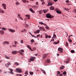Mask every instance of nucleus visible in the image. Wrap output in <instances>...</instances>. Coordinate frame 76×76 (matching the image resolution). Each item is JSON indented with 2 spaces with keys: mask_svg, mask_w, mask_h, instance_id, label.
I'll return each instance as SVG.
<instances>
[{
  "mask_svg": "<svg viewBox=\"0 0 76 76\" xmlns=\"http://www.w3.org/2000/svg\"><path fill=\"white\" fill-rule=\"evenodd\" d=\"M46 17H47V18H54L53 16L51 15V14L49 13L46 14Z\"/></svg>",
  "mask_w": 76,
  "mask_h": 76,
  "instance_id": "1",
  "label": "nucleus"
},
{
  "mask_svg": "<svg viewBox=\"0 0 76 76\" xmlns=\"http://www.w3.org/2000/svg\"><path fill=\"white\" fill-rule=\"evenodd\" d=\"M63 48H59L58 49V50L59 51V53H63Z\"/></svg>",
  "mask_w": 76,
  "mask_h": 76,
  "instance_id": "2",
  "label": "nucleus"
},
{
  "mask_svg": "<svg viewBox=\"0 0 76 76\" xmlns=\"http://www.w3.org/2000/svg\"><path fill=\"white\" fill-rule=\"evenodd\" d=\"M2 5L4 9H6V5L5 4H2Z\"/></svg>",
  "mask_w": 76,
  "mask_h": 76,
  "instance_id": "3",
  "label": "nucleus"
},
{
  "mask_svg": "<svg viewBox=\"0 0 76 76\" xmlns=\"http://www.w3.org/2000/svg\"><path fill=\"white\" fill-rule=\"evenodd\" d=\"M8 30L10 31V32H15V31L13 30L12 29H8Z\"/></svg>",
  "mask_w": 76,
  "mask_h": 76,
  "instance_id": "4",
  "label": "nucleus"
},
{
  "mask_svg": "<svg viewBox=\"0 0 76 76\" xmlns=\"http://www.w3.org/2000/svg\"><path fill=\"white\" fill-rule=\"evenodd\" d=\"M16 70L17 71V72H18V73H20V72H21L22 71H21V69H16Z\"/></svg>",
  "mask_w": 76,
  "mask_h": 76,
  "instance_id": "5",
  "label": "nucleus"
},
{
  "mask_svg": "<svg viewBox=\"0 0 76 76\" xmlns=\"http://www.w3.org/2000/svg\"><path fill=\"white\" fill-rule=\"evenodd\" d=\"M3 44H9V42L7 41H5L3 42Z\"/></svg>",
  "mask_w": 76,
  "mask_h": 76,
  "instance_id": "6",
  "label": "nucleus"
},
{
  "mask_svg": "<svg viewBox=\"0 0 76 76\" xmlns=\"http://www.w3.org/2000/svg\"><path fill=\"white\" fill-rule=\"evenodd\" d=\"M48 55L47 54H45L44 55H43V59H44L46 57H47Z\"/></svg>",
  "mask_w": 76,
  "mask_h": 76,
  "instance_id": "7",
  "label": "nucleus"
},
{
  "mask_svg": "<svg viewBox=\"0 0 76 76\" xmlns=\"http://www.w3.org/2000/svg\"><path fill=\"white\" fill-rule=\"evenodd\" d=\"M10 64H11L10 62H8L7 63V64H5V66H6V67H9V65H10Z\"/></svg>",
  "mask_w": 76,
  "mask_h": 76,
  "instance_id": "8",
  "label": "nucleus"
},
{
  "mask_svg": "<svg viewBox=\"0 0 76 76\" xmlns=\"http://www.w3.org/2000/svg\"><path fill=\"white\" fill-rule=\"evenodd\" d=\"M12 54H16L18 53V51H14L12 52Z\"/></svg>",
  "mask_w": 76,
  "mask_h": 76,
  "instance_id": "9",
  "label": "nucleus"
},
{
  "mask_svg": "<svg viewBox=\"0 0 76 76\" xmlns=\"http://www.w3.org/2000/svg\"><path fill=\"white\" fill-rule=\"evenodd\" d=\"M23 25L24 26H25V28H28V25L27 24H24Z\"/></svg>",
  "mask_w": 76,
  "mask_h": 76,
  "instance_id": "10",
  "label": "nucleus"
},
{
  "mask_svg": "<svg viewBox=\"0 0 76 76\" xmlns=\"http://www.w3.org/2000/svg\"><path fill=\"white\" fill-rule=\"evenodd\" d=\"M35 58L34 57H31V58L30 59V60H31V61H34V60H35Z\"/></svg>",
  "mask_w": 76,
  "mask_h": 76,
  "instance_id": "11",
  "label": "nucleus"
},
{
  "mask_svg": "<svg viewBox=\"0 0 76 76\" xmlns=\"http://www.w3.org/2000/svg\"><path fill=\"white\" fill-rule=\"evenodd\" d=\"M50 10H54V7L53 6H51L50 8Z\"/></svg>",
  "mask_w": 76,
  "mask_h": 76,
  "instance_id": "12",
  "label": "nucleus"
},
{
  "mask_svg": "<svg viewBox=\"0 0 76 76\" xmlns=\"http://www.w3.org/2000/svg\"><path fill=\"white\" fill-rule=\"evenodd\" d=\"M0 12L1 13H4V11H3L0 8Z\"/></svg>",
  "mask_w": 76,
  "mask_h": 76,
  "instance_id": "13",
  "label": "nucleus"
},
{
  "mask_svg": "<svg viewBox=\"0 0 76 76\" xmlns=\"http://www.w3.org/2000/svg\"><path fill=\"white\" fill-rule=\"evenodd\" d=\"M56 12L58 14H61V12L60 11L58 10H57Z\"/></svg>",
  "mask_w": 76,
  "mask_h": 76,
  "instance_id": "14",
  "label": "nucleus"
},
{
  "mask_svg": "<svg viewBox=\"0 0 76 76\" xmlns=\"http://www.w3.org/2000/svg\"><path fill=\"white\" fill-rule=\"evenodd\" d=\"M29 10L31 12H32V13H35V12L34 11V10H33V9H32L30 8Z\"/></svg>",
  "mask_w": 76,
  "mask_h": 76,
  "instance_id": "15",
  "label": "nucleus"
},
{
  "mask_svg": "<svg viewBox=\"0 0 76 76\" xmlns=\"http://www.w3.org/2000/svg\"><path fill=\"white\" fill-rule=\"evenodd\" d=\"M43 12H44L45 13H47V12H48V10H43Z\"/></svg>",
  "mask_w": 76,
  "mask_h": 76,
  "instance_id": "16",
  "label": "nucleus"
},
{
  "mask_svg": "<svg viewBox=\"0 0 76 76\" xmlns=\"http://www.w3.org/2000/svg\"><path fill=\"white\" fill-rule=\"evenodd\" d=\"M48 5L47 6H51L53 5V3H51V2H48Z\"/></svg>",
  "mask_w": 76,
  "mask_h": 76,
  "instance_id": "17",
  "label": "nucleus"
},
{
  "mask_svg": "<svg viewBox=\"0 0 76 76\" xmlns=\"http://www.w3.org/2000/svg\"><path fill=\"white\" fill-rule=\"evenodd\" d=\"M0 34H4V31L3 30L0 31Z\"/></svg>",
  "mask_w": 76,
  "mask_h": 76,
  "instance_id": "18",
  "label": "nucleus"
},
{
  "mask_svg": "<svg viewBox=\"0 0 76 76\" xmlns=\"http://www.w3.org/2000/svg\"><path fill=\"white\" fill-rule=\"evenodd\" d=\"M27 31L26 29H24L23 30L21 31V32H26Z\"/></svg>",
  "mask_w": 76,
  "mask_h": 76,
  "instance_id": "19",
  "label": "nucleus"
},
{
  "mask_svg": "<svg viewBox=\"0 0 76 76\" xmlns=\"http://www.w3.org/2000/svg\"><path fill=\"white\" fill-rule=\"evenodd\" d=\"M69 60H67L66 61H64V62L66 64H67V63H69Z\"/></svg>",
  "mask_w": 76,
  "mask_h": 76,
  "instance_id": "20",
  "label": "nucleus"
},
{
  "mask_svg": "<svg viewBox=\"0 0 76 76\" xmlns=\"http://www.w3.org/2000/svg\"><path fill=\"white\" fill-rule=\"evenodd\" d=\"M47 63H51V61H50V59H48L47 60Z\"/></svg>",
  "mask_w": 76,
  "mask_h": 76,
  "instance_id": "21",
  "label": "nucleus"
},
{
  "mask_svg": "<svg viewBox=\"0 0 76 76\" xmlns=\"http://www.w3.org/2000/svg\"><path fill=\"white\" fill-rule=\"evenodd\" d=\"M40 0L42 2V4L43 5L45 4V2H44V0Z\"/></svg>",
  "mask_w": 76,
  "mask_h": 76,
  "instance_id": "22",
  "label": "nucleus"
},
{
  "mask_svg": "<svg viewBox=\"0 0 76 76\" xmlns=\"http://www.w3.org/2000/svg\"><path fill=\"white\" fill-rule=\"evenodd\" d=\"M41 71L42 72H43V73H44V74H45V75L46 74V72H45V71H44V70L42 69L41 70Z\"/></svg>",
  "mask_w": 76,
  "mask_h": 76,
  "instance_id": "23",
  "label": "nucleus"
},
{
  "mask_svg": "<svg viewBox=\"0 0 76 76\" xmlns=\"http://www.w3.org/2000/svg\"><path fill=\"white\" fill-rule=\"evenodd\" d=\"M64 67V66H62V67H60V70H61L62 69H63Z\"/></svg>",
  "mask_w": 76,
  "mask_h": 76,
  "instance_id": "24",
  "label": "nucleus"
},
{
  "mask_svg": "<svg viewBox=\"0 0 76 76\" xmlns=\"http://www.w3.org/2000/svg\"><path fill=\"white\" fill-rule=\"evenodd\" d=\"M40 31H42V29H40V30H37L36 31V32L37 33H39V32H40Z\"/></svg>",
  "mask_w": 76,
  "mask_h": 76,
  "instance_id": "25",
  "label": "nucleus"
},
{
  "mask_svg": "<svg viewBox=\"0 0 76 76\" xmlns=\"http://www.w3.org/2000/svg\"><path fill=\"white\" fill-rule=\"evenodd\" d=\"M5 56V58H6L7 59H10V57H8L7 56Z\"/></svg>",
  "mask_w": 76,
  "mask_h": 76,
  "instance_id": "26",
  "label": "nucleus"
},
{
  "mask_svg": "<svg viewBox=\"0 0 76 76\" xmlns=\"http://www.w3.org/2000/svg\"><path fill=\"white\" fill-rule=\"evenodd\" d=\"M15 4L16 5H19L20 4L18 2H17L15 3Z\"/></svg>",
  "mask_w": 76,
  "mask_h": 76,
  "instance_id": "27",
  "label": "nucleus"
},
{
  "mask_svg": "<svg viewBox=\"0 0 76 76\" xmlns=\"http://www.w3.org/2000/svg\"><path fill=\"white\" fill-rule=\"evenodd\" d=\"M42 12V10H39V14H41Z\"/></svg>",
  "mask_w": 76,
  "mask_h": 76,
  "instance_id": "28",
  "label": "nucleus"
},
{
  "mask_svg": "<svg viewBox=\"0 0 76 76\" xmlns=\"http://www.w3.org/2000/svg\"><path fill=\"white\" fill-rule=\"evenodd\" d=\"M39 24H40V25H43V23H42V22H39Z\"/></svg>",
  "mask_w": 76,
  "mask_h": 76,
  "instance_id": "29",
  "label": "nucleus"
},
{
  "mask_svg": "<svg viewBox=\"0 0 76 76\" xmlns=\"http://www.w3.org/2000/svg\"><path fill=\"white\" fill-rule=\"evenodd\" d=\"M15 65H16V66H18V62H15L14 63Z\"/></svg>",
  "mask_w": 76,
  "mask_h": 76,
  "instance_id": "30",
  "label": "nucleus"
},
{
  "mask_svg": "<svg viewBox=\"0 0 76 76\" xmlns=\"http://www.w3.org/2000/svg\"><path fill=\"white\" fill-rule=\"evenodd\" d=\"M44 28L43 27H39V29H41L42 31V29H43V28Z\"/></svg>",
  "mask_w": 76,
  "mask_h": 76,
  "instance_id": "31",
  "label": "nucleus"
},
{
  "mask_svg": "<svg viewBox=\"0 0 76 76\" xmlns=\"http://www.w3.org/2000/svg\"><path fill=\"white\" fill-rule=\"evenodd\" d=\"M66 72L64 71L63 73V75H66Z\"/></svg>",
  "mask_w": 76,
  "mask_h": 76,
  "instance_id": "32",
  "label": "nucleus"
},
{
  "mask_svg": "<svg viewBox=\"0 0 76 76\" xmlns=\"http://www.w3.org/2000/svg\"><path fill=\"white\" fill-rule=\"evenodd\" d=\"M26 17H28H28L30 18V15H26Z\"/></svg>",
  "mask_w": 76,
  "mask_h": 76,
  "instance_id": "33",
  "label": "nucleus"
},
{
  "mask_svg": "<svg viewBox=\"0 0 76 76\" xmlns=\"http://www.w3.org/2000/svg\"><path fill=\"white\" fill-rule=\"evenodd\" d=\"M28 71H26L25 75H28Z\"/></svg>",
  "mask_w": 76,
  "mask_h": 76,
  "instance_id": "34",
  "label": "nucleus"
},
{
  "mask_svg": "<svg viewBox=\"0 0 76 76\" xmlns=\"http://www.w3.org/2000/svg\"><path fill=\"white\" fill-rule=\"evenodd\" d=\"M22 1L23 3H26V0H22Z\"/></svg>",
  "mask_w": 76,
  "mask_h": 76,
  "instance_id": "35",
  "label": "nucleus"
},
{
  "mask_svg": "<svg viewBox=\"0 0 76 76\" xmlns=\"http://www.w3.org/2000/svg\"><path fill=\"white\" fill-rule=\"evenodd\" d=\"M27 47H28V48H29V49H30L31 48V47H30V46L29 45H27Z\"/></svg>",
  "mask_w": 76,
  "mask_h": 76,
  "instance_id": "36",
  "label": "nucleus"
},
{
  "mask_svg": "<svg viewBox=\"0 0 76 76\" xmlns=\"http://www.w3.org/2000/svg\"><path fill=\"white\" fill-rule=\"evenodd\" d=\"M18 52H19V53L21 54V55H23V53L20 52V51H18Z\"/></svg>",
  "mask_w": 76,
  "mask_h": 76,
  "instance_id": "37",
  "label": "nucleus"
},
{
  "mask_svg": "<svg viewBox=\"0 0 76 76\" xmlns=\"http://www.w3.org/2000/svg\"><path fill=\"white\" fill-rule=\"evenodd\" d=\"M75 51L73 50H72L71 51V53H75Z\"/></svg>",
  "mask_w": 76,
  "mask_h": 76,
  "instance_id": "38",
  "label": "nucleus"
},
{
  "mask_svg": "<svg viewBox=\"0 0 76 76\" xmlns=\"http://www.w3.org/2000/svg\"><path fill=\"white\" fill-rule=\"evenodd\" d=\"M30 74L32 75H33L34 74V72H30Z\"/></svg>",
  "mask_w": 76,
  "mask_h": 76,
  "instance_id": "39",
  "label": "nucleus"
},
{
  "mask_svg": "<svg viewBox=\"0 0 76 76\" xmlns=\"http://www.w3.org/2000/svg\"><path fill=\"white\" fill-rule=\"evenodd\" d=\"M53 34V37L54 38H56V35L54 34H55V33H54Z\"/></svg>",
  "mask_w": 76,
  "mask_h": 76,
  "instance_id": "40",
  "label": "nucleus"
},
{
  "mask_svg": "<svg viewBox=\"0 0 76 76\" xmlns=\"http://www.w3.org/2000/svg\"><path fill=\"white\" fill-rule=\"evenodd\" d=\"M33 7H34V8L35 9H37V7H37L35 5H34L33 6Z\"/></svg>",
  "mask_w": 76,
  "mask_h": 76,
  "instance_id": "41",
  "label": "nucleus"
},
{
  "mask_svg": "<svg viewBox=\"0 0 76 76\" xmlns=\"http://www.w3.org/2000/svg\"><path fill=\"white\" fill-rule=\"evenodd\" d=\"M45 28L46 29H49V27L47 26L45 27Z\"/></svg>",
  "mask_w": 76,
  "mask_h": 76,
  "instance_id": "42",
  "label": "nucleus"
},
{
  "mask_svg": "<svg viewBox=\"0 0 76 76\" xmlns=\"http://www.w3.org/2000/svg\"><path fill=\"white\" fill-rule=\"evenodd\" d=\"M9 70H10V71H11V72H13V70L12 69H9Z\"/></svg>",
  "mask_w": 76,
  "mask_h": 76,
  "instance_id": "43",
  "label": "nucleus"
},
{
  "mask_svg": "<svg viewBox=\"0 0 76 76\" xmlns=\"http://www.w3.org/2000/svg\"><path fill=\"white\" fill-rule=\"evenodd\" d=\"M2 30H6V28H2Z\"/></svg>",
  "mask_w": 76,
  "mask_h": 76,
  "instance_id": "44",
  "label": "nucleus"
},
{
  "mask_svg": "<svg viewBox=\"0 0 76 76\" xmlns=\"http://www.w3.org/2000/svg\"><path fill=\"white\" fill-rule=\"evenodd\" d=\"M20 51L21 52H23V53H24V50H23L21 49L20 50Z\"/></svg>",
  "mask_w": 76,
  "mask_h": 76,
  "instance_id": "45",
  "label": "nucleus"
},
{
  "mask_svg": "<svg viewBox=\"0 0 76 76\" xmlns=\"http://www.w3.org/2000/svg\"><path fill=\"white\" fill-rule=\"evenodd\" d=\"M32 49L33 50H36V48L34 47L32 48Z\"/></svg>",
  "mask_w": 76,
  "mask_h": 76,
  "instance_id": "46",
  "label": "nucleus"
},
{
  "mask_svg": "<svg viewBox=\"0 0 76 76\" xmlns=\"http://www.w3.org/2000/svg\"><path fill=\"white\" fill-rule=\"evenodd\" d=\"M68 43L66 42V46H68Z\"/></svg>",
  "mask_w": 76,
  "mask_h": 76,
  "instance_id": "47",
  "label": "nucleus"
},
{
  "mask_svg": "<svg viewBox=\"0 0 76 76\" xmlns=\"http://www.w3.org/2000/svg\"><path fill=\"white\" fill-rule=\"evenodd\" d=\"M20 42L21 43H22V44H23V40H21Z\"/></svg>",
  "mask_w": 76,
  "mask_h": 76,
  "instance_id": "48",
  "label": "nucleus"
},
{
  "mask_svg": "<svg viewBox=\"0 0 76 76\" xmlns=\"http://www.w3.org/2000/svg\"><path fill=\"white\" fill-rule=\"evenodd\" d=\"M18 18H19L20 17V14H18Z\"/></svg>",
  "mask_w": 76,
  "mask_h": 76,
  "instance_id": "49",
  "label": "nucleus"
},
{
  "mask_svg": "<svg viewBox=\"0 0 76 76\" xmlns=\"http://www.w3.org/2000/svg\"><path fill=\"white\" fill-rule=\"evenodd\" d=\"M54 44H57V42H54L53 43Z\"/></svg>",
  "mask_w": 76,
  "mask_h": 76,
  "instance_id": "50",
  "label": "nucleus"
},
{
  "mask_svg": "<svg viewBox=\"0 0 76 76\" xmlns=\"http://www.w3.org/2000/svg\"><path fill=\"white\" fill-rule=\"evenodd\" d=\"M31 42H34V40L33 39H32L31 40Z\"/></svg>",
  "mask_w": 76,
  "mask_h": 76,
  "instance_id": "51",
  "label": "nucleus"
},
{
  "mask_svg": "<svg viewBox=\"0 0 76 76\" xmlns=\"http://www.w3.org/2000/svg\"><path fill=\"white\" fill-rule=\"evenodd\" d=\"M17 75L18 76H22V75L21 74H17Z\"/></svg>",
  "mask_w": 76,
  "mask_h": 76,
  "instance_id": "52",
  "label": "nucleus"
},
{
  "mask_svg": "<svg viewBox=\"0 0 76 76\" xmlns=\"http://www.w3.org/2000/svg\"><path fill=\"white\" fill-rule=\"evenodd\" d=\"M45 38H48V35H46L45 36Z\"/></svg>",
  "mask_w": 76,
  "mask_h": 76,
  "instance_id": "53",
  "label": "nucleus"
},
{
  "mask_svg": "<svg viewBox=\"0 0 76 76\" xmlns=\"http://www.w3.org/2000/svg\"><path fill=\"white\" fill-rule=\"evenodd\" d=\"M36 5H38V2H36Z\"/></svg>",
  "mask_w": 76,
  "mask_h": 76,
  "instance_id": "54",
  "label": "nucleus"
},
{
  "mask_svg": "<svg viewBox=\"0 0 76 76\" xmlns=\"http://www.w3.org/2000/svg\"><path fill=\"white\" fill-rule=\"evenodd\" d=\"M66 3H69V0H67L66 1Z\"/></svg>",
  "mask_w": 76,
  "mask_h": 76,
  "instance_id": "55",
  "label": "nucleus"
},
{
  "mask_svg": "<svg viewBox=\"0 0 76 76\" xmlns=\"http://www.w3.org/2000/svg\"><path fill=\"white\" fill-rule=\"evenodd\" d=\"M66 11H68L69 10V9H68V8H66V9L65 10Z\"/></svg>",
  "mask_w": 76,
  "mask_h": 76,
  "instance_id": "56",
  "label": "nucleus"
},
{
  "mask_svg": "<svg viewBox=\"0 0 76 76\" xmlns=\"http://www.w3.org/2000/svg\"><path fill=\"white\" fill-rule=\"evenodd\" d=\"M60 73V72L59 71H58V75H59Z\"/></svg>",
  "mask_w": 76,
  "mask_h": 76,
  "instance_id": "57",
  "label": "nucleus"
},
{
  "mask_svg": "<svg viewBox=\"0 0 76 76\" xmlns=\"http://www.w3.org/2000/svg\"><path fill=\"white\" fill-rule=\"evenodd\" d=\"M74 12H75V13H76V9H74L73 10Z\"/></svg>",
  "mask_w": 76,
  "mask_h": 76,
  "instance_id": "58",
  "label": "nucleus"
},
{
  "mask_svg": "<svg viewBox=\"0 0 76 76\" xmlns=\"http://www.w3.org/2000/svg\"><path fill=\"white\" fill-rule=\"evenodd\" d=\"M51 37L50 35H49L48 36V38H50Z\"/></svg>",
  "mask_w": 76,
  "mask_h": 76,
  "instance_id": "59",
  "label": "nucleus"
},
{
  "mask_svg": "<svg viewBox=\"0 0 76 76\" xmlns=\"http://www.w3.org/2000/svg\"><path fill=\"white\" fill-rule=\"evenodd\" d=\"M19 18H20L21 20H23V18L21 17H20Z\"/></svg>",
  "mask_w": 76,
  "mask_h": 76,
  "instance_id": "60",
  "label": "nucleus"
},
{
  "mask_svg": "<svg viewBox=\"0 0 76 76\" xmlns=\"http://www.w3.org/2000/svg\"><path fill=\"white\" fill-rule=\"evenodd\" d=\"M15 45H16V44H17V42L16 41H15Z\"/></svg>",
  "mask_w": 76,
  "mask_h": 76,
  "instance_id": "61",
  "label": "nucleus"
},
{
  "mask_svg": "<svg viewBox=\"0 0 76 76\" xmlns=\"http://www.w3.org/2000/svg\"><path fill=\"white\" fill-rule=\"evenodd\" d=\"M24 20L25 21V20H27V18H25L24 19Z\"/></svg>",
  "mask_w": 76,
  "mask_h": 76,
  "instance_id": "62",
  "label": "nucleus"
},
{
  "mask_svg": "<svg viewBox=\"0 0 76 76\" xmlns=\"http://www.w3.org/2000/svg\"><path fill=\"white\" fill-rule=\"evenodd\" d=\"M63 76V74H60L59 76Z\"/></svg>",
  "mask_w": 76,
  "mask_h": 76,
  "instance_id": "63",
  "label": "nucleus"
},
{
  "mask_svg": "<svg viewBox=\"0 0 76 76\" xmlns=\"http://www.w3.org/2000/svg\"><path fill=\"white\" fill-rule=\"evenodd\" d=\"M69 41L70 42H72V40H69Z\"/></svg>",
  "mask_w": 76,
  "mask_h": 76,
  "instance_id": "64",
  "label": "nucleus"
}]
</instances>
